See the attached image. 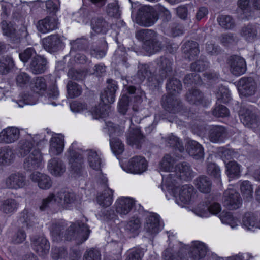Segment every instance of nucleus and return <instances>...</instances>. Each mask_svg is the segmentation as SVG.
<instances>
[{
    "label": "nucleus",
    "instance_id": "61",
    "mask_svg": "<svg viewBox=\"0 0 260 260\" xmlns=\"http://www.w3.org/2000/svg\"><path fill=\"white\" fill-rule=\"evenodd\" d=\"M167 145L177 149L182 152L184 150V147L179 138L174 135L169 136L166 139Z\"/></svg>",
    "mask_w": 260,
    "mask_h": 260
},
{
    "label": "nucleus",
    "instance_id": "29",
    "mask_svg": "<svg viewBox=\"0 0 260 260\" xmlns=\"http://www.w3.org/2000/svg\"><path fill=\"white\" fill-rule=\"evenodd\" d=\"M20 136L19 129L15 127H9L0 132V143L10 144L17 141Z\"/></svg>",
    "mask_w": 260,
    "mask_h": 260
},
{
    "label": "nucleus",
    "instance_id": "47",
    "mask_svg": "<svg viewBox=\"0 0 260 260\" xmlns=\"http://www.w3.org/2000/svg\"><path fill=\"white\" fill-rule=\"evenodd\" d=\"M225 129L222 126H215L212 127L209 134L210 140L213 143H218L223 140Z\"/></svg>",
    "mask_w": 260,
    "mask_h": 260
},
{
    "label": "nucleus",
    "instance_id": "25",
    "mask_svg": "<svg viewBox=\"0 0 260 260\" xmlns=\"http://www.w3.org/2000/svg\"><path fill=\"white\" fill-rule=\"evenodd\" d=\"M31 243L34 250L39 255L43 256L48 252L50 244L44 236H35L31 238Z\"/></svg>",
    "mask_w": 260,
    "mask_h": 260
},
{
    "label": "nucleus",
    "instance_id": "27",
    "mask_svg": "<svg viewBox=\"0 0 260 260\" xmlns=\"http://www.w3.org/2000/svg\"><path fill=\"white\" fill-rule=\"evenodd\" d=\"M57 20L55 17L47 16L45 18L38 21L36 24V27L38 31L42 34H46L57 28Z\"/></svg>",
    "mask_w": 260,
    "mask_h": 260
},
{
    "label": "nucleus",
    "instance_id": "49",
    "mask_svg": "<svg viewBox=\"0 0 260 260\" xmlns=\"http://www.w3.org/2000/svg\"><path fill=\"white\" fill-rule=\"evenodd\" d=\"M31 89L32 91L37 95H43L47 89L45 79L43 77H37L35 79L31 84Z\"/></svg>",
    "mask_w": 260,
    "mask_h": 260
},
{
    "label": "nucleus",
    "instance_id": "23",
    "mask_svg": "<svg viewBox=\"0 0 260 260\" xmlns=\"http://www.w3.org/2000/svg\"><path fill=\"white\" fill-rule=\"evenodd\" d=\"M135 202L133 199L129 197H120L115 202V211L120 216L126 215L130 212Z\"/></svg>",
    "mask_w": 260,
    "mask_h": 260
},
{
    "label": "nucleus",
    "instance_id": "62",
    "mask_svg": "<svg viewBox=\"0 0 260 260\" xmlns=\"http://www.w3.org/2000/svg\"><path fill=\"white\" fill-rule=\"evenodd\" d=\"M216 98L218 101L224 103H228L231 99L229 89L223 86L219 88L216 93Z\"/></svg>",
    "mask_w": 260,
    "mask_h": 260
},
{
    "label": "nucleus",
    "instance_id": "55",
    "mask_svg": "<svg viewBox=\"0 0 260 260\" xmlns=\"http://www.w3.org/2000/svg\"><path fill=\"white\" fill-rule=\"evenodd\" d=\"M106 8L107 14L110 17H118L120 15L119 7L117 0H108Z\"/></svg>",
    "mask_w": 260,
    "mask_h": 260
},
{
    "label": "nucleus",
    "instance_id": "34",
    "mask_svg": "<svg viewBox=\"0 0 260 260\" xmlns=\"http://www.w3.org/2000/svg\"><path fill=\"white\" fill-rule=\"evenodd\" d=\"M182 51L185 57L191 60L193 59L199 53V45L194 41L186 42L182 47Z\"/></svg>",
    "mask_w": 260,
    "mask_h": 260
},
{
    "label": "nucleus",
    "instance_id": "6",
    "mask_svg": "<svg viewBox=\"0 0 260 260\" xmlns=\"http://www.w3.org/2000/svg\"><path fill=\"white\" fill-rule=\"evenodd\" d=\"M136 37L144 42L145 50L150 54L159 52L162 48L161 43L158 40V34L151 29H141L137 31Z\"/></svg>",
    "mask_w": 260,
    "mask_h": 260
},
{
    "label": "nucleus",
    "instance_id": "56",
    "mask_svg": "<svg viewBox=\"0 0 260 260\" xmlns=\"http://www.w3.org/2000/svg\"><path fill=\"white\" fill-rule=\"evenodd\" d=\"M217 21L219 25L225 29H231L235 26V21L230 15H220L217 18Z\"/></svg>",
    "mask_w": 260,
    "mask_h": 260
},
{
    "label": "nucleus",
    "instance_id": "57",
    "mask_svg": "<svg viewBox=\"0 0 260 260\" xmlns=\"http://www.w3.org/2000/svg\"><path fill=\"white\" fill-rule=\"evenodd\" d=\"M109 106H106L104 104L99 105L93 108L91 111L93 118L99 119L107 116L109 112Z\"/></svg>",
    "mask_w": 260,
    "mask_h": 260
},
{
    "label": "nucleus",
    "instance_id": "40",
    "mask_svg": "<svg viewBox=\"0 0 260 260\" xmlns=\"http://www.w3.org/2000/svg\"><path fill=\"white\" fill-rule=\"evenodd\" d=\"M17 201L12 198H8L0 201V210L5 214H11L15 212L18 208Z\"/></svg>",
    "mask_w": 260,
    "mask_h": 260
},
{
    "label": "nucleus",
    "instance_id": "22",
    "mask_svg": "<svg viewBox=\"0 0 260 260\" xmlns=\"http://www.w3.org/2000/svg\"><path fill=\"white\" fill-rule=\"evenodd\" d=\"M56 196L57 203L65 209H69L77 201L76 195L69 190H62L57 193Z\"/></svg>",
    "mask_w": 260,
    "mask_h": 260
},
{
    "label": "nucleus",
    "instance_id": "16",
    "mask_svg": "<svg viewBox=\"0 0 260 260\" xmlns=\"http://www.w3.org/2000/svg\"><path fill=\"white\" fill-rule=\"evenodd\" d=\"M18 222L21 228L28 232L33 231L37 224L35 214L28 209H25L20 214Z\"/></svg>",
    "mask_w": 260,
    "mask_h": 260
},
{
    "label": "nucleus",
    "instance_id": "20",
    "mask_svg": "<svg viewBox=\"0 0 260 260\" xmlns=\"http://www.w3.org/2000/svg\"><path fill=\"white\" fill-rule=\"evenodd\" d=\"M221 207L219 203L214 202L210 206L208 204L200 203L194 210V213L201 217H208L210 213L212 214H217L221 211Z\"/></svg>",
    "mask_w": 260,
    "mask_h": 260
},
{
    "label": "nucleus",
    "instance_id": "50",
    "mask_svg": "<svg viewBox=\"0 0 260 260\" xmlns=\"http://www.w3.org/2000/svg\"><path fill=\"white\" fill-rule=\"evenodd\" d=\"M127 93L134 98V103L138 105L142 102L143 96H145L144 92L140 88H137L134 86H128L125 87Z\"/></svg>",
    "mask_w": 260,
    "mask_h": 260
},
{
    "label": "nucleus",
    "instance_id": "60",
    "mask_svg": "<svg viewBox=\"0 0 260 260\" xmlns=\"http://www.w3.org/2000/svg\"><path fill=\"white\" fill-rule=\"evenodd\" d=\"M68 96L74 98L79 96L82 92L80 86L76 83L69 81L67 86Z\"/></svg>",
    "mask_w": 260,
    "mask_h": 260
},
{
    "label": "nucleus",
    "instance_id": "46",
    "mask_svg": "<svg viewBox=\"0 0 260 260\" xmlns=\"http://www.w3.org/2000/svg\"><path fill=\"white\" fill-rule=\"evenodd\" d=\"M195 185L200 191L207 193L210 192L211 189V181L206 176H201L196 179Z\"/></svg>",
    "mask_w": 260,
    "mask_h": 260
},
{
    "label": "nucleus",
    "instance_id": "44",
    "mask_svg": "<svg viewBox=\"0 0 260 260\" xmlns=\"http://www.w3.org/2000/svg\"><path fill=\"white\" fill-rule=\"evenodd\" d=\"M226 173L229 179L238 178L241 172V166L237 162L232 160L225 163Z\"/></svg>",
    "mask_w": 260,
    "mask_h": 260
},
{
    "label": "nucleus",
    "instance_id": "45",
    "mask_svg": "<svg viewBox=\"0 0 260 260\" xmlns=\"http://www.w3.org/2000/svg\"><path fill=\"white\" fill-rule=\"evenodd\" d=\"M172 61L165 57H161L157 60V64L160 67L161 70V79H159L162 82L164 78H165L169 75L172 71Z\"/></svg>",
    "mask_w": 260,
    "mask_h": 260
},
{
    "label": "nucleus",
    "instance_id": "1",
    "mask_svg": "<svg viewBox=\"0 0 260 260\" xmlns=\"http://www.w3.org/2000/svg\"><path fill=\"white\" fill-rule=\"evenodd\" d=\"M83 152V150L77 147L76 143H73L66 154L71 171L77 175H80L84 168V158L82 156ZM84 154L87 157L89 167L95 170H100L102 162L97 152L93 150H87L84 151Z\"/></svg>",
    "mask_w": 260,
    "mask_h": 260
},
{
    "label": "nucleus",
    "instance_id": "33",
    "mask_svg": "<svg viewBox=\"0 0 260 260\" xmlns=\"http://www.w3.org/2000/svg\"><path fill=\"white\" fill-rule=\"evenodd\" d=\"M47 167L49 172L55 176H60L66 171V166L62 161L56 158L48 161Z\"/></svg>",
    "mask_w": 260,
    "mask_h": 260
},
{
    "label": "nucleus",
    "instance_id": "5",
    "mask_svg": "<svg viewBox=\"0 0 260 260\" xmlns=\"http://www.w3.org/2000/svg\"><path fill=\"white\" fill-rule=\"evenodd\" d=\"M166 88L168 94L164 95L162 98V106L170 112H179L182 107V104L176 95L182 90V84L180 81L175 78L170 79L166 84Z\"/></svg>",
    "mask_w": 260,
    "mask_h": 260
},
{
    "label": "nucleus",
    "instance_id": "53",
    "mask_svg": "<svg viewBox=\"0 0 260 260\" xmlns=\"http://www.w3.org/2000/svg\"><path fill=\"white\" fill-rule=\"evenodd\" d=\"M219 218L223 223L229 225L232 229L238 226V219L234 217L231 212L222 211L219 215Z\"/></svg>",
    "mask_w": 260,
    "mask_h": 260
},
{
    "label": "nucleus",
    "instance_id": "4",
    "mask_svg": "<svg viewBox=\"0 0 260 260\" xmlns=\"http://www.w3.org/2000/svg\"><path fill=\"white\" fill-rule=\"evenodd\" d=\"M78 228L77 233V236L79 238H81L80 243H83L86 241L90 234V231L86 224L83 223L77 222V223H72L68 229V234H64V230L65 226L63 223H55L53 224L51 229V232L54 240L57 241L64 239H71L72 236L76 234V229Z\"/></svg>",
    "mask_w": 260,
    "mask_h": 260
},
{
    "label": "nucleus",
    "instance_id": "17",
    "mask_svg": "<svg viewBox=\"0 0 260 260\" xmlns=\"http://www.w3.org/2000/svg\"><path fill=\"white\" fill-rule=\"evenodd\" d=\"M5 183L7 188L17 190L23 188L26 185V178L22 173H14L6 179Z\"/></svg>",
    "mask_w": 260,
    "mask_h": 260
},
{
    "label": "nucleus",
    "instance_id": "13",
    "mask_svg": "<svg viewBox=\"0 0 260 260\" xmlns=\"http://www.w3.org/2000/svg\"><path fill=\"white\" fill-rule=\"evenodd\" d=\"M242 198L239 193L233 189H228L223 193L222 203L230 210L237 209L242 205Z\"/></svg>",
    "mask_w": 260,
    "mask_h": 260
},
{
    "label": "nucleus",
    "instance_id": "24",
    "mask_svg": "<svg viewBox=\"0 0 260 260\" xmlns=\"http://www.w3.org/2000/svg\"><path fill=\"white\" fill-rule=\"evenodd\" d=\"M108 85L106 89L101 94V100L103 104L108 106L115 101V94L118 89L117 82L113 80L107 81Z\"/></svg>",
    "mask_w": 260,
    "mask_h": 260
},
{
    "label": "nucleus",
    "instance_id": "51",
    "mask_svg": "<svg viewBox=\"0 0 260 260\" xmlns=\"http://www.w3.org/2000/svg\"><path fill=\"white\" fill-rule=\"evenodd\" d=\"M240 190L243 198L247 201L251 200L253 198V188L249 181H243L240 183Z\"/></svg>",
    "mask_w": 260,
    "mask_h": 260
},
{
    "label": "nucleus",
    "instance_id": "14",
    "mask_svg": "<svg viewBox=\"0 0 260 260\" xmlns=\"http://www.w3.org/2000/svg\"><path fill=\"white\" fill-rule=\"evenodd\" d=\"M257 88V83L252 77H242L238 82V91L242 96L247 97L254 95Z\"/></svg>",
    "mask_w": 260,
    "mask_h": 260
},
{
    "label": "nucleus",
    "instance_id": "43",
    "mask_svg": "<svg viewBox=\"0 0 260 260\" xmlns=\"http://www.w3.org/2000/svg\"><path fill=\"white\" fill-rule=\"evenodd\" d=\"M142 226V221L137 216L132 217L124 225L125 230L128 233L137 234Z\"/></svg>",
    "mask_w": 260,
    "mask_h": 260
},
{
    "label": "nucleus",
    "instance_id": "36",
    "mask_svg": "<svg viewBox=\"0 0 260 260\" xmlns=\"http://www.w3.org/2000/svg\"><path fill=\"white\" fill-rule=\"evenodd\" d=\"M43 45L45 49L49 52L57 51L61 46V40L57 35L50 36L44 39L43 41Z\"/></svg>",
    "mask_w": 260,
    "mask_h": 260
},
{
    "label": "nucleus",
    "instance_id": "58",
    "mask_svg": "<svg viewBox=\"0 0 260 260\" xmlns=\"http://www.w3.org/2000/svg\"><path fill=\"white\" fill-rule=\"evenodd\" d=\"M71 46L70 54H73L77 51L85 49L87 46L88 42L85 39L80 38L70 42Z\"/></svg>",
    "mask_w": 260,
    "mask_h": 260
},
{
    "label": "nucleus",
    "instance_id": "41",
    "mask_svg": "<svg viewBox=\"0 0 260 260\" xmlns=\"http://www.w3.org/2000/svg\"><path fill=\"white\" fill-rule=\"evenodd\" d=\"M106 188L102 193L97 196V202L103 207L110 206L113 201V191L105 185Z\"/></svg>",
    "mask_w": 260,
    "mask_h": 260
},
{
    "label": "nucleus",
    "instance_id": "52",
    "mask_svg": "<svg viewBox=\"0 0 260 260\" xmlns=\"http://www.w3.org/2000/svg\"><path fill=\"white\" fill-rule=\"evenodd\" d=\"M13 59L9 56H3L0 57V73L2 74H7L14 67Z\"/></svg>",
    "mask_w": 260,
    "mask_h": 260
},
{
    "label": "nucleus",
    "instance_id": "30",
    "mask_svg": "<svg viewBox=\"0 0 260 260\" xmlns=\"http://www.w3.org/2000/svg\"><path fill=\"white\" fill-rule=\"evenodd\" d=\"M49 153L51 155H58L62 153L64 149V137L56 134L52 137L50 140Z\"/></svg>",
    "mask_w": 260,
    "mask_h": 260
},
{
    "label": "nucleus",
    "instance_id": "12",
    "mask_svg": "<svg viewBox=\"0 0 260 260\" xmlns=\"http://www.w3.org/2000/svg\"><path fill=\"white\" fill-rule=\"evenodd\" d=\"M147 163L144 157L136 156L131 158L127 164L123 167L124 171L128 173L140 174L147 170Z\"/></svg>",
    "mask_w": 260,
    "mask_h": 260
},
{
    "label": "nucleus",
    "instance_id": "63",
    "mask_svg": "<svg viewBox=\"0 0 260 260\" xmlns=\"http://www.w3.org/2000/svg\"><path fill=\"white\" fill-rule=\"evenodd\" d=\"M37 56L38 55L36 54L35 50L31 47L26 49L19 54L20 59L24 63L27 62L30 58L32 60Z\"/></svg>",
    "mask_w": 260,
    "mask_h": 260
},
{
    "label": "nucleus",
    "instance_id": "26",
    "mask_svg": "<svg viewBox=\"0 0 260 260\" xmlns=\"http://www.w3.org/2000/svg\"><path fill=\"white\" fill-rule=\"evenodd\" d=\"M185 147L188 154L194 159L198 160L204 158V148L197 141L188 139L186 141Z\"/></svg>",
    "mask_w": 260,
    "mask_h": 260
},
{
    "label": "nucleus",
    "instance_id": "7",
    "mask_svg": "<svg viewBox=\"0 0 260 260\" xmlns=\"http://www.w3.org/2000/svg\"><path fill=\"white\" fill-rule=\"evenodd\" d=\"M44 141H47L44 135L27 134L19 141L17 145L18 151L22 156L30 153L36 145L40 144Z\"/></svg>",
    "mask_w": 260,
    "mask_h": 260
},
{
    "label": "nucleus",
    "instance_id": "21",
    "mask_svg": "<svg viewBox=\"0 0 260 260\" xmlns=\"http://www.w3.org/2000/svg\"><path fill=\"white\" fill-rule=\"evenodd\" d=\"M159 220V216L157 214L151 213L147 216L144 229L149 236L153 237L160 231Z\"/></svg>",
    "mask_w": 260,
    "mask_h": 260
},
{
    "label": "nucleus",
    "instance_id": "9",
    "mask_svg": "<svg viewBox=\"0 0 260 260\" xmlns=\"http://www.w3.org/2000/svg\"><path fill=\"white\" fill-rule=\"evenodd\" d=\"M156 69L155 62L149 64H139L137 74V77L141 82L147 78L152 86L156 87L161 83L160 79H157L154 75Z\"/></svg>",
    "mask_w": 260,
    "mask_h": 260
},
{
    "label": "nucleus",
    "instance_id": "3",
    "mask_svg": "<svg viewBox=\"0 0 260 260\" xmlns=\"http://www.w3.org/2000/svg\"><path fill=\"white\" fill-rule=\"evenodd\" d=\"M173 176V174H170L166 178H162V189L164 190V187L166 186L168 191L171 190L178 205L183 206L190 204L195 197L196 192L193 187L189 185H183L181 188L176 187L175 180L172 178Z\"/></svg>",
    "mask_w": 260,
    "mask_h": 260
},
{
    "label": "nucleus",
    "instance_id": "31",
    "mask_svg": "<svg viewBox=\"0 0 260 260\" xmlns=\"http://www.w3.org/2000/svg\"><path fill=\"white\" fill-rule=\"evenodd\" d=\"M241 225L246 230L254 231L259 229V218L253 213H245L243 216Z\"/></svg>",
    "mask_w": 260,
    "mask_h": 260
},
{
    "label": "nucleus",
    "instance_id": "32",
    "mask_svg": "<svg viewBox=\"0 0 260 260\" xmlns=\"http://www.w3.org/2000/svg\"><path fill=\"white\" fill-rule=\"evenodd\" d=\"M173 171L176 175L182 180H190L193 176V172L190 165L186 162L178 164Z\"/></svg>",
    "mask_w": 260,
    "mask_h": 260
},
{
    "label": "nucleus",
    "instance_id": "15",
    "mask_svg": "<svg viewBox=\"0 0 260 260\" xmlns=\"http://www.w3.org/2000/svg\"><path fill=\"white\" fill-rule=\"evenodd\" d=\"M25 158L24 168L27 171H32L41 168L43 166V155L39 149H34Z\"/></svg>",
    "mask_w": 260,
    "mask_h": 260
},
{
    "label": "nucleus",
    "instance_id": "54",
    "mask_svg": "<svg viewBox=\"0 0 260 260\" xmlns=\"http://www.w3.org/2000/svg\"><path fill=\"white\" fill-rule=\"evenodd\" d=\"M176 159L173 156L167 154L164 156L163 159L160 162V168L161 170L166 172H171L174 169V165Z\"/></svg>",
    "mask_w": 260,
    "mask_h": 260
},
{
    "label": "nucleus",
    "instance_id": "19",
    "mask_svg": "<svg viewBox=\"0 0 260 260\" xmlns=\"http://www.w3.org/2000/svg\"><path fill=\"white\" fill-rule=\"evenodd\" d=\"M231 72L235 76L243 74L246 70L245 60L237 55L230 56L228 61Z\"/></svg>",
    "mask_w": 260,
    "mask_h": 260
},
{
    "label": "nucleus",
    "instance_id": "38",
    "mask_svg": "<svg viewBox=\"0 0 260 260\" xmlns=\"http://www.w3.org/2000/svg\"><path fill=\"white\" fill-rule=\"evenodd\" d=\"M46 60L43 57L38 55L35 57L31 61L30 69L35 74H41L46 69Z\"/></svg>",
    "mask_w": 260,
    "mask_h": 260
},
{
    "label": "nucleus",
    "instance_id": "35",
    "mask_svg": "<svg viewBox=\"0 0 260 260\" xmlns=\"http://www.w3.org/2000/svg\"><path fill=\"white\" fill-rule=\"evenodd\" d=\"M16 157L14 150L10 146L0 148V164L9 165L15 160Z\"/></svg>",
    "mask_w": 260,
    "mask_h": 260
},
{
    "label": "nucleus",
    "instance_id": "18",
    "mask_svg": "<svg viewBox=\"0 0 260 260\" xmlns=\"http://www.w3.org/2000/svg\"><path fill=\"white\" fill-rule=\"evenodd\" d=\"M185 99L190 104L202 105L203 106H207L211 102V99L209 97L205 96L197 89L189 90L185 95Z\"/></svg>",
    "mask_w": 260,
    "mask_h": 260
},
{
    "label": "nucleus",
    "instance_id": "59",
    "mask_svg": "<svg viewBox=\"0 0 260 260\" xmlns=\"http://www.w3.org/2000/svg\"><path fill=\"white\" fill-rule=\"evenodd\" d=\"M87 72V70L72 68L69 70L68 76L71 79L81 81L85 78Z\"/></svg>",
    "mask_w": 260,
    "mask_h": 260
},
{
    "label": "nucleus",
    "instance_id": "37",
    "mask_svg": "<svg viewBox=\"0 0 260 260\" xmlns=\"http://www.w3.org/2000/svg\"><path fill=\"white\" fill-rule=\"evenodd\" d=\"M240 34L246 41L252 42L257 38V30L255 25L249 24L241 28Z\"/></svg>",
    "mask_w": 260,
    "mask_h": 260
},
{
    "label": "nucleus",
    "instance_id": "28",
    "mask_svg": "<svg viewBox=\"0 0 260 260\" xmlns=\"http://www.w3.org/2000/svg\"><path fill=\"white\" fill-rule=\"evenodd\" d=\"M30 179L32 181L37 182L41 189L48 190L52 185L51 178L48 175L39 172H35L31 174Z\"/></svg>",
    "mask_w": 260,
    "mask_h": 260
},
{
    "label": "nucleus",
    "instance_id": "8",
    "mask_svg": "<svg viewBox=\"0 0 260 260\" xmlns=\"http://www.w3.org/2000/svg\"><path fill=\"white\" fill-rule=\"evenodd\" d=\"M158 19L157 9L149 6L141 8L136 18L137 24L141 26L149 27L153 25Z\"/></svg>",
    "mask_w": 260,
    "mask_h": 260
},
{
    "label": "nucleus",
    "instance_id": "64",
    "mask_svg": "<svg viewBox=\"0 0 260 260\" xmlns=\"http://www.w3.org/2000/svg\"><path fill=\"white\" fill-rule=\"evenodd\" d=\"M83 260H101V252L94 248H89L85 252Z\"/></svg>",
    "mask_w": 260,
    "mask_h": 260
},
{
    "label": "nucleus",
    "instance_id": "42",
    "mask_svg": "<svg viewBox=\"0 0 260 260\" xmlns=\"http://www.w3.org/2000/svg\"><path fill=\"white\" fill-rule=\"evenodd\" d=\"M127 141L128 144L139 148L140 144L143 139V136L139 128H131L127 134Z\"/></svg>",
    "mask_w": 260,
    "mask_h": 260
},
{
    "label": "nucleus",
    "instance_id": "48",
    "mask_svg": "<svg viewBox=\"0 0 260 260\" xmlns=\"http://www.w3.org/2000/svg\"><path fill=\"white\" fill-rule=\"evenodd\" d=\"M92 30L96 33L105 34L108 29V24L102 17L93 18L91 21Z\"/></svg>",
    "mask_w": 260,
    "mask_h": 260
},
{
    "label": "nucleus",
    "instance_id": "39",
    "mask_svg": "<svg viewBox=\"0 0 260 260\" xmlns=\"http://www.w3.org/2000/svg\"><path fill=\"white\" fill-rule=\"evenodd\" d=\"M38 101V96L32 92H23L21 93L17 100H14L20 107H23L25 105H34Z\"/></svg>",
    "mask_w": 260,
    "mask_h": 260
},
{
    "label": "nucleus",
    "instance_id": "10",
    "mask_svg": "<svg viewBox=\"0 0 260 260\" xmlns=\"http://www.w3.org/2000/svg\"><path fill=\"white\" fill-rule=\"evenodd\" d=\"M241 122L248 128L255 129L260 125V118L250 107H242L239 111Z\"/></svg>",
    "mask_w": 260,
    "mask_h": 260
},
{
    "label": "nucleus",
    "instance_id": "11",
    "mask_svg": "<svg viewBox=\"0 0 260 260\" xmlns=\"http://www.w3.org/2000/svg\"><path fill=\"white\" fill-rule=\"evenodd\" d=\"M108 131L110 137V143L111 149L115 154H120L124 150V145L117 138H112L113 135L120 136L124 132L123 127L114 125L113 123H109L108 125Z\"/></svg>",
    "mask_w": 260,
    "mask_h": 260
},
{
    "label": "nucleus",
    "instance_id": "2",
    "mask_svg": "<svg viewBox=\"0 0 260 260\" xmlns=\"http://www.w3.org/2000/svg\"><path fill=\"white\" fill-rule=\"evenodd\" d=\"M208 250V247L204 243L194 241L189 247L186 246L184 248H181L177 256L173 254L172 249L170 248L165 250L162 256L164 260H188V253L192 260H199L205 256Z\"/></svg>",
    "mask_w": 260,
    "mask_h": 260
}]
</instances>
